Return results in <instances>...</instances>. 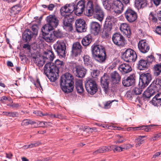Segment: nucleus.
Returning <instances> with one entry per match:
<instances>
[{
  "instance_id": "f257e3e1",
  "label": "nucleus",
  "mask_w": 161,
  "mask_h": 161,
  "mask_svg": "<svg viewBox=\"0 0 161 161\" xmlns=\"http://www.w3.org/2000/svg\"><path fill=\"white\" fill-rule=\"evenodd\" d=\"M97 1L90 0L87 2L86 14L88 16L93 15L94 18L101 22L104 17V13Z\"/></svg>"
},
{
  "instance_id": "f03ea898",
  "label": "nucleus",
  "mask_w": 161,
  "mask_h": 161,
  "mask_svg": "<svg viewBox=\"0 0 161 161\" xmlns=\"http://www.w3.org/2000/svg\"><path fill=\"white\" fill-rule=\"evenodd\" d=\"M74 77L69 73L62 75L60 80V86L65 93L71 92L74 89Z\"/></svg>"
},
{
  "instance_id": "7ed1b4c3",
  "label": "nucleus",
  "mask_w": 161,
  "mask_h": 161,
  "mask_svg": "<svg viewBox=\"0 0 161 161\" xmlns=\"http://www.w3.org/2000/svg\"><path fill=\"white\" fill-rule=\"evenodd\" d=\"M92 56L99 63L104 62L106 59V53L104 47L100 45H93L92 47Z\"/></svg>"
},
{
  "instance_id": "20e7f679",
  "label": "nucleus",
  "mask_w": 161,
  "mask_h": 161,
  "mask_svg": "<svg viewBox=\"0 0 161 161\" xmlns=\"http://www.w3.org/2000/svg\"><path fill=\"white\" fill-rule=\"evenodd\" d=\"M44 72L51 81H54L58 76L59 71L53 63H47L44 67Z\"/></svg>"
},
{
  "instance_id": "39448f33",
  "label": "nucleus",
  "mask_w": 161,
  "mask_h": 161,
  "mask_svg": "<svg viewBox=\"0 0 161 161\" xmlns=\"http://www.w3.org/2000/svg\"><path fill=\"white\" fill-rule=\"evenodd\" d=\"M44 54L45 55V56L43 57L39 56L35 57H33V61L37 65L40 67H42L44 64L45 62V59H49V60L52 61L53 60L54 56L53 52L50 50L44 52Z\"/></svg>"
},
{
  "instance_id": "423d86ee",
  "label": "nucleus",
  "mask_w": 161,
  "mask_h": 161,
  "mask_svg": "<svg viewBox=\"0 0 161 161\" xmlns=\"http://www.w3.org/2000/svg\"><path fill=\"white\" fill-rule=\"evenodd\" d=\"M46 20L47 23L42 28L46 30H53L58 24V20L55 15H49L47 17Z\"/></svg>"
},
{
  "instance_id": "0eeeda50",
  "label": "nucleus",
  "mask_w": 161,
  "mask_h": 161,
  "mask_svg": "<svg viewBox=\"0 0 161 161\" xmlns=\"http://www.w3.org/2000/svg\"><path fill=\"white\" fill-rule=\"evenodd\" d=\"M158 84L154 83L153 81L143 93V97L144 98H149L151 96L158 92L159 89Z\"/></svg>"
},
{
  "instance_id": "6e6552de",
  "label": "nucleus",
  "mask_w": 161,
  "mask_h": 161,
  "mask_svg": "<svg viewBox=\"0 0 161 161\" xmlns=\"http://www.w3.org/2000/svg\"><path fill=\"white\" fill-rule=\"evenodd\" d=\"M85 86L88 93L91 95L94 94L97 91V86L94 80L87 79L85 82Z\"/></svg>"
},
{
  "instance_id": "1a4fd4ad",
  "label": "nucleus",
  "mask_w": 161,
  "mask_h": 161,
  "mask_svg": "<svg viewBox=\"0 0 161 161\" xmlns=\"http://www.w3.org/2000/svg\"><path fill=\"white\" fill-rule=\"evenodd\" d=\"M54 48L59 56L64 57L65 55L66 46L64 40H58L54 45Z\"/></svg>"
},
{
  "instance_id": "9d476101",
  "label": "nucleus",
  "mask_w": 161,
  "mask_h": 161,
  "mask_svg": "<svg viewBox=\"0 0 161 161\" xmlns=\"http://www.w3.org/2000/svg\"><path fill=\"white\" fill-rule=\"evenodd\" d=\"M123 56L124 60L127 62H135L137 57L136 52L130 48L127 49Z\"/></svg>"
},
{
  "instance_id": "9b49d317",
  "label": "nucleus",
  "mask_w": 161,
  "mask_h": 161,
  "mask_svg": "<svg viewBox=\"0 0 161 161\" xmlns=\"http://www.w3.org/2000/svg\"><path fill=\"white\" fill-rule=\"evenodd\" d=\"M74 10L75 7L74 3L66 4L61 8L60 9L61 14L64 17L73 15V12Z\"/></svg>"
},
{
  "instance_id": "f8f14e48",
  "label": "nucleus",
  "mask_w": 161,
  "mask_h": 161,
  "mask_svg": "<svg viewBox=\"0 0 161 161\" xmlns=\"http://www.w3.org/2000/svg\"><path fill=\"white\" fill-rule=\"evenodd\" d=\"M151 75L148 73L142 74L140 75L139 86L142 88L147 86L152 80Z\"/></svg>"
},
{
  "instance_id": "ddd939ff",
  "label": "nucleus",
  "mask_w": 161,
  "mask_h": 161,
  "mask_svg": "<svg viewBox=\"0 0 161 161\" xmlns=\"http://www.w3.org/2000/svg\"><path fill=\"white\" fill-rule=\"evenodd\" d=\"M126 19L129 23H133L137 19V15L136 12L130 8H128L124 13Z\"/></svg>"
},
{
  "instance_id": "4468645a",
  "label": "nucleus",
  "mask_w": 161,
  "mask_h": 161,
  "mask_svg": "<svg viewBox=\"0 0 161 161\" xmlns=\"http://www.w3.org/2000/svg\"><path fill=\"white\" fill-rule=\"evenodd\" d=\"M112 9L117 14H121L126 5H124L120 0H115L113 3Z\"/></svg>"
},
{
  "instance_id": "2eb2a0df",
  "label": "nucleus",
  "mask_w": 161,
  "mask_h": 161,
  "mask_svg": "<svg viewBox=\"0 0 161 161\" xmlns=\"http://www.w3.org/2000/svg\"><path fill=\"white\" fill-rule=\"evenodd\" d=\"M112 41L116 45L123 47L125 45V40L123 36L119 33L114 34L112 37Z\"/></svg>"
},
{
  "instance_id": "dca6fc26",
  "label": "nucleus",
  "mask_w": 161,
  "mask_h": 161,
  "mask_svg": "<svg viewBox=\"0 0 161 161\" xmlns=\"http://www.w3.org/2000/svg\"><path fill=\"white\" fill-rule=\"evenodd\" d=\"M52 30L42 28V29L43 37L47 42H52L55 40L54 35L50 32Z\"/></svg>"
},
{
  "instance_id": "f3484780",
  "label": "nucleus",
  "mask_w": 161,
  "mask_h": 161,
  "mask_svg": "<svg viewBox=\"0 0 161 161\" xmlns=\"http://www.w3.org/2000/svg\"><path fill=\"white\" fill-rule=\"evenodd\" d=\"M75 26L76 30L78 32H82L86 31V25L85 21L83 19L76 20L75 22Z\"/></svg>"
},
{
  "instance_id": "a211bd4d",
  "label": "nucleus",
  "mask_w": 161,
  "mask_h": 161,
  "mask_svg": "<svg viewBox=\"0 0 161 161\" xmlns=\"http://www.w3.org/2000/svg\"><path fill=\"white\" fill-rule=\"evenodd\" d=\"M135 75L133 74L129 76L125 77L122 79V83L125 86H130L134 85L135 82Z\"/></svg>"
},
{
  "instance_id": "6ab92c4d",
  "label": "nucleus",
  "mask_w": 161,
  "mask_h": 161,
  "mask_svg": "<svg viewBox=\"0 0 161 161\" xmlns=\"http://www.w3.org/2000/svg\"><path fill=\"white\" fill-rule=\"evenodd\" d=\"M138 46L140 51L143 53L147 52L150 49V47L146 40H142L138 43Z\"/></svg>"
},
{
  "instance_id": "aec40b11",
  "label": "nucleus",
  "mask_w": 161,
  "mask_h": 161,
  "mask_svg": "<svg viewBox=\"0 0 161 161\" xmlns=\"http://www.w3.org/2000/svg\"><path fill=\"white\" fill-rule=\"evenodd\" d=\"M82 52V46L80 43L77 42L73 44L72 54L73 56L77 57L80 55Z\"/></svg>"
},
{
  "instance_id": "412c9836",
  "label": "nucleus",
  "mask_w": 161,
  "mask_h": 161,
  "mask_svg": "<svg viewBox=\"0 0 161 161\" xmlns=\"http://www.w3.org/2000/svg\"><path fill=\"white\" fill-rule=\"evenodd\" d=\"M75 13V14L79 15L82 14L84 9L85 7V2L83 0L79 1L77 3L76 7L74 4Z\"/></svg>"
},
{
  "instance_id": "4be33fe9",
  "label": "nucleus",
  "mask_w": 161,
  "mask_h": 161,
  "mask_svg": "<svg viewBox=\"0 0 161 161\" xmlns=\"http://www.w3.org/2000/svg\"><path fill=\"white\" fill-rule=\"evenodd\" d=\"M120 29L127 38H129L130 37L131 34L130 28L127 24H121L120 26Z\"/></svg>"
},
{
  "instance_id": "5701e85b",
  "label": "nucleus",
  "mask_w": 161,
  "mask_h": 161,
  "mask_svg": "<svg viewBox=\"0 0 161 161\" xmlns=\"http://www.w3.org/2000/svg\"><path fill=\"white\" fill-rule=\"evenodd\" d=\"M118 69L123 74L130 72L132 69L131 67L129 64L126 63L120 64L119 66Z\"/></svg>"
},
{
  "instance_id": "b1692460",
  "label": "nucleus",
  "mask_w": 161,
  "mask_h": 161,
  "mask_svg": "<svg viewBox=\"0 0 161 161\" xmlns=\"http://www.w3.org/2000/svg\"><path fill=\"white\" fill-rule=\"evenodd\" d=\"M101 86L106 93H108L109 90V80L106 76H103L101 79Z\"/></svg>"
},
{
  "instance_id": "393cba45",
  "label": "nucleus",
  "mask_w": 161,
  "mask_h": 161,
  "mask_svg": "<svg viewBox=\"0 0 161 161\" xmlns=\"http://www.w3.org/2000/svg\"><path fill=\"white\" fill-rule=\"evenodd\" d=\"M90 28L91 31L94 35H97L101 29V25L98 23L96 22H92L90 25Z\"/></svg>"
},
{
  "instance_id": "a878e982",
  "label": "nucleus",
  "mask_w": 161,
  "mask_h": 161,
  "mask_svg": "<svg viewBox=\"0 0 161 161\" xmlns=\"http://www.w3.org/2000/svg\"><path fill=\"white\" fill-rule=\"evenodd\" d=\"M86 71V69L84 67L80 66L74 74L76 76L82 78L85 77Z\"/></svg>"
},
{
  "instance_id": "bb28decb",
  "label": "nucleus",
  "mask_w": 161,
  "mask_h": 161,
  "mask_svg": "<svg viewBox=\"0 0 161 161\" xmlns=\"http://www.w3.org/2000/svg\"><path fill=\"white\" fill-rule=\"evenodd\" d=\"M75 87L77 93L82 94L84 90L83 86V82L81 80H77L75 82Z\"/></svg>"
},
{
  "instance_id": "cd10ccee",
  "label": "nucleus",
  "mask_w": 161,
  "mask_h": 161,
  "mask_svg": "<svg viewBox=\"0 0 161 161\" xmlns=\"http://www.w3.org/2000/svg\"><path fill=\"white\" fill-rule=\"evenodd\" d=\"M152 100V103L154 105L161 106V93H157Z\"/></svg>"
},
{
  "instance_id": "c85d7f7f",
  "label": "nucleus",
  "mask_w": 161,
  "mask_h": 161,
  "mask_svg": "<svg viewBox=\"0 0 161 161\" xmlns=\"http://www.w3.org/2000/svg\"><path fill=\"white\" fill-rule=\"evenodd\" d=\"M111 77L112 81L114 84L118 83L120 80L121 76L119 73L116 71L111 73Z\"/></svg>"
},
{
  "instance_id": "c756f323",
  "label": "nucleus",
  "mask_w": 161,
  "mask_h": 161,
  "mask_svg": "<svg viewBox=\"0 0 161 161\" xmlns=\"http://www.w3.org/2000/svg\"><path fill=\"white\" fill-rule=\"evenodd\" d=\"M149 66V64L145 59H142L138 62V68L140 70H145Z\"/></svg>"
},
{
  "instance_id": "7c9ffc66",
  "label": "nucleus",
  "mask_w": 161,
  "mask_h": 161,
  "mask_svg": "<svg viewBox=\"0 0 161 161\" xmlns=\"http://www.w3.org/2000/svg\"><path fill=\"white\" fill-rule=\"evenodd\" d=\"M111 150V147L102 146L99 147L96 151L93 153L94 155H97L99 153L109 152Z\"/></svg>"
},
{
  "instance_id": "2f4dec72",
  "label": "nucleus",
  "mask_w": 161,
  "mask_h": 161,
  "mask_svg": "<svg viewBox=\"0 0 161 161\" xmlns=\"http://www.w3.org/2000/svg\"><path fill=\"white\" fill-rule=\"evenodd\" d=\"M32 32L29 29L26 30L23 34L22 36L23 40L26 42L29 41L33 36Z\"/></svg>"
},
{
  "instance_id": "473e14b6",
  "label": "nucleus",
  "mask_w": 161,
  "mask_h": 161,
  "mask_svg": "<svg viewBox=\"0 0 161 161\" xmlns=\"http://www.w3.org/2000/svg\"><path fill=\"white\" fill-rule=\"evenodd\" d=\"M73 19V15L64 17L63 20L64 25L65 26L71 27Z\"/></svg>"
},
{
  "instance_id": "72a5a7b5",
  "label": "nucleus",
  "mask_w": 161,
  "mask_h": 161,
  "mask_svg": "<svg viewBox=\"0 0 161 161\" xmlns=\"http://www.w3.org/2000/svg\"><path fill=\"white\" fill-rule=\"evenodd\" d=\"M83 61L85 65L88 67H92V62L91 58L88 55H85L83 57Z\"/></svg>"
},
{
  "instance_id": "f704fd0d",
  "label": "nucleus",
  "mask_w": 161,
  "mask_h": 161,
  "mask_svg": "<svg viewBox=\"0 0 161 161\" xmlns=\"http://www.w3.org/2000/svg\"><path fill=\"white\" fill-rule=\"evenodd\" d=\"M92 41L91 35H88L85 36L82 40V43L84 46H87L91 43Z\"/></svg>"
},
{
  "instance_id": "c9c22d12",
  "label": "nucleus",
  "mask_w": 161,
  "mask_h": 161,
  "mask_svg": "<svg viewBox=\"0 0 161 161\" xmlns=\"http://www.w3.org/2000/svg\"><path fill=\"white\" fill-rule=\"evenodd\" d=\"M147 0H135V5L137 7L143 8L147 5Z\"/></svg>"
},
{
  "instance_id": "e433bc0d",
  "label": "nucleus",
  "mask_w": 161,
  "mask_h": 161,
  "mask_svg": "<svg viewBox=\"0 0 161 161\" xmlns=\"http://www.w3.org/2000/svg\"><path fill=\"white\" fill-rule=\"evenodd\" d=\"M154 75L158 76L161 73V64H158L154 65L153 67Z\"/></svg>"
},
{
  "instance_id": "4c0bfd02",
  "label": "nucleus",
  "mask_w": 161,
  "mask_h": 161,
  "mask_svg": "<svg viewBox=\"0 0 161 161\" xmlns=\"http://www.w3.org/2000/svg\"><path fill=\"white\" fill-rule=\"evenodd\" d=\"M115 20V18L114 16L112 15H109L107 16L104 25L109 26H112V24L114 23Z\"/></svg>"
},
{
  "instance_id": "58836bf2",
  "label": "nucleus",
  "mask_w": 161,
  "mask_h": 161,
  "mask_svg": "<svg viewBox=\"0 0 161 161\" xmlns=\"http://www.w3.org/2000/svg\"><path fill=\"white\" fill-rule=\"evenodd\" d=\"M69 68L72 71L73 73L78 69L80 65L76 62H71L69 64Z\"/></svg>"
},
{
  "instance_id": "ea45409f",
  "label": "nucleus",
  "mask_w": 161,
  "mask_h": 161,
  "mask_svg": "<svg viewBox=\"0 0 161 161\" xmlns=\"http://www.w3.org/2000/svg\"><path fill=\"white\" fill-rule=\"evenodd\" d=\"M112 0H104L103 4L105 9L109 10L112 8V6L113 5Z\"/></svg>"
},
{
  "instance_id": "a19ab883",
  "label": "nucleus",
  "mask_w": 161,
  "mask_h": 161,
  "mask_svg": "<svg viewBox=\"0 0 161 161\" xmlns=\"http://www.w3.org/2000/svg\"><path fill=\"white\" fill-rule=\"evenodd\" d=\"M112 29V26L108 25H104V26L103 33L106 37L109 36L111 34V31Z\"/></svg>"
},
{
  "instance_id": "79ce46f5",
  "label": "nucleus",
  "mask_w": 161,
  "mask_h": 161,
  "mask_svg": "<svg viewBox=\"0 0 161 161\" xmlns=\"http://www.w3.org/2000/svg\"><path fill=\"white\" fill-rule=\"evenodd\" d=\"M41 144V142L40 141H35L31 143L30 145H29L27 146L25 145L24 146V147L26 148V147H27L26 148L27 149L29 148H31L33 147H37Z\"/></svg>"
},
{
  "instance_id": "37998d69",
  "label": "nucleus",
  "mask_w": 161,
  "mask_h": 161,
  "mask_svg": "<svg viewBox=\"0 0 161 161\" xmlns=\"http://www.w3.org/2000/svg\"><path fill=\"white\" fill-rule=\"evenodd\" d=\"M138 88V87H135L133 88L132 91V94H135L136 95H138L140 94L142 92V88Z\"/></svg>"
},
{
  "instance_id": "c03bdc74",
  "label": "nucleus",
  "mask_w": 161,
  "mask_h": 161,
  "mask_svg": "<svg viewBox=\"0 0 161 161\" xmlns=\"http://www.w3.org/2000/svg\"><path fill=\"white\" fill-rule=\"evenodd\" d=\"M116 137L117 140L114 142L116 144L122 143L126 141L125 139L119 135H116Z\"/></svg>"
},
{
  "instance_id": "a18cd8bd",
  "label": "nucleus",
  "mask_w": 161,
  "mask_h": 161,
  "mask_svg": "<svg viewBox=\"0 0 161 161\" xmlns=\"http://www.w3.org/2000/svg\"><path fill=\"white\" fill-rule=\"evenodd\" d=\"M81 129L84 131H85L91 132H92L93 131L96 132L97 131V128L95 127L90 128L86 126L82 127Z\"/></svg>"
},
{
  "instance_id": "49530a36",
  "label": "nucleus",
  "mask_w": 161,
  "mask_h": 161,
  "mask_svg": "<svg viewBox=\"0 0 161 161\" xmlns=\"http://www.w3.org/2000/svg\"><path fill=\"white\" fill-rule=\"evenodd\" d=\"M35 122L31 120L28 119H24L22 122L21 124L22 125H27L29 124H34Z\"/></svg>"
},
{
  "instance_id": "de8ad7c7",
  "label": "nucleus",
  "mask_w": 161,
  "mask_h": 161,
  "mask_svg": "<svg viewBox=\"0 0 161 161\" xmlns=\"http://www.w3.org/2000/svg\"><path fill=\"white\" fill-rule=\"evenodd\" d=\"M109 147H111V150H113L114 152L116 151L120 152L123 151V148L120 146H117L116 145H112Z\"/></svg>"
},
{
  "instance_id": "09e8293b",
  "label": "nucleus",
  "mask_w": 161,
  "mask_h": 161,
  "mask_svg": "<svg viewBox=\"0 0 161 161\" xmlns=\"http://www.w3.org/2000/svg\"><path fill=\"white\" fill-rule=\"evenodd\" d=\"M149 19L150 20L154 23L157 22L158 20L156 15L153 14L152 12L149 14Z\"/></svg>"
},
{
  "instance_id": "8fccbe9b",
  "label": "nucleus",
  "mask_w": 161,
  "mask_h": 161,
  "mask_svg": "<svg viewBox=\"0 0 161 161\" xmlns=\"http://www.w3.org/2000/svg\"><path fill=\"white\" fill-rule=\"evenodd\" d=\"M63 64L64 63L63 61H61L58 59H57L55 61L54 66H55L56 67L57 69L58 68L59 70V68L63 65Z\"/></svg>"
},
{
  "instance_id": "3c124183",
  "label": "nucleus",
  "mask_w": 161,
  "mask_h": 161,
  "mask_svg": "<svg viewBox=\"0 0 161 161\" xmlns=\"http://www.w3.org/2000/svg\"><path fill=\"white\" fill-rule=\"evenodd\" d=\"M20 9L19 5H16L13 7L11 8V11L14 14H17Z\"/></svg>"
},
{
  "instance_id": "603ef678",
  "label": "nucleus",
  "mask_w": 161,
  "mask_h": 161,
  "mask_svg": "<svg viewBox=\"0 0 161 161\" xmlns=\"http://www.w3.org/2000/svg\"><path fill=\"white\" fill-rule=\"evenodd\" d=\"M145 59L147 61L148 63L149 64V65L150 64L152 63V62L155 61V59L154 56L152 55H150L148 56L147 58Z\"/></svg>"
},
{
  "instance_id": "864d4df0",
  "label": "nucleus",
  "mask_w": 161,
  "mask_h": 161,
  "mask_svg": "<svg viewBox=\"0 0 161 161\" xmlns=\"http://www.w3.org/2000/svg\"><path fill=\"white\" fill-rule=\"evenodd\" d=\"M31 29L33 32V34L37 35L38 33V26L37 25H34L31 27Z\"/></svg>"
},
{
  "instance_id": "5fc2aeb1",
  "label": "nucleus",
  "mask_w": 161,
  "mask_h": 161,
  "mask_svg": "<svg viewBox=\"0 0 161 161\" xmlns=\"http://www.w3.org/2000/svg\"><path fill=\"white\" fill-rule=\"evenodd\" d=\"M52 33L54 35L55 39L56 37L60 38L62 36V33L58 30L55 31Z\"/></svg>"
},
{
  "instance_id": "6e6d98bb",
  "label": "nucleus",
  "mask_w": 161,
  "mask_h": 161,
  "mask_svg": "<svg viewBox=\"0 0 161 161\" xmlns=\"http://www.w3.org/2000/svg\"><path fill=\"white\" fill-rule=\"evenodd\" d=\"M7 105L8 106L12 107L14 109L19 108L21 107V105L18 103H12V104L10 105L8 104Z\"/></svg>"
},
{
  "instance_id": "4d7b16f0",
  "label": "nucleus",
  "mask_w": 161,
  "mask_h": 161,
  "mask_svg": "<svg viewBox=\"0 0 161 161\" xmlns=\"http://www.w3.org/2000/svg\"><path fill=\"white\" fill-rule=\"evenodd\" d=\"M48 123H49V122L39 121L37 123V124L38 125L39 127H45L47 126Z\"/></svg>"
},
{
  "instance_id": "13d9d810",
  "label": "nucleus",
  "mask_w": 161,
  "mask_h": 161,
  "mask_svg": "<svg viewBox=\"0 0 161 161\" xmlns=\"http://www.w3.org/2000/svg\"><path fill=\"white\" fill-rule=\"evenodd\" d=\"M161 136V133H159L158 134H155L154 136L152 137L151 138V140L152 141H155L158 139Z\"/></svg>"
},
{
  "instance_id": "bf43d9fd",
  "label": "nucleus",
  "mask_w": 161,
  "mask_h": 161,
  "mask_svg": "<svg viewBox=\"0 0 161 161\" xmlns=\"http://www.w3.org/2000/svg\"><path fill=\"white\" fill-rule=\"evenodd\" d=\"M34 85L36 87L39 88L40 90L42 89V88L41 85L40 80L38 78H36V83H34Z\"/></svg>"
},
{
  "instance_id": "052dcab7",
  "label": "nucleus",
  "mask_w": 161,
  "mask_h": 161,
  "mask_svg": "<svg viewBox=\"0 0 161 161\" xmlns=\"http://www.w3.org/2000/svg\"><path fill=\"white\" fill-rule=\"evenodd\" d=\"M100 71L98 69H94L91 75L93 77L97 76L99 74Z\"/></svg>"
},
{
  "instance_id": "680f3d73",
  "label": "nucleus",
  "mask_w": 161,
  "mask_h": 161,
  "mask_svg": "<svg viewBox=\"0 0 161 161\" xmlns=\"http://www.w3.org/2000/svg\"><path fill=\"white\" fill-rule=\"evenodd\" d=\"M9 115L8 117H15L18 116L19 114L17 112H10L9 113Z\"/></svg>"
},
{
  "instance_id": "e2e57ef3",
  "label": "nucleus",
  "mask_w": 161,
  "mask_h": 161,
  "mask_svg": "<svg viewBox=\"0 0 161 161\" xmlns=\"http://www.w3.org/2000/svg\"><path fill=\"white\" fill-rule=\"evenodd\" d=\"M114 101V100H112L111 101H109L106 102V103L104 104L105 108H110L112 103Z\"/></svg>"
},
{
  "instance_id": "0e129e2a",
  "label": "nucleus",
  "mask_w": 161,
  "mask_h": 161,
  "mask_svg": "<svg viewBox=\"0 0 161 161\" xmlns=\"http://www.w3.org/2000/svg\"><path fill=\"white\" fill-rule=\"evenodd\" d=\"M140 129L144 130L146 132H149L151 130L149 126H145L144 125L140 126Z\"/></svg>"
},
{
  "instance_id": "69168bd1",
  "label": "nucleus",
  "mask_w": 161,
  "mask_h": 161,
  "mask_svg": "<svg viewBox=\"0 0 161 161\" xmlns=\"http://www.w3.org/2000/svg\"><path fill=\"white\" fill-rule=\"evenodd\" d=\"M102 127L103 128H107V129H109L112 130L113 129H114V126L111 125H103Z\"/></svg>"
},
{
  "instance_id": "338daca9",
  "label": "nucleus",
  "mask_w": 161,
  "mask_h": 161,
  "mask_svg": "<svg viewBox=\"0 0 161 161\" xmlns=\"http://www.w3.org/2000/svg\"><path fill=\"white\" fill-rule=\"evenodd\" d=\"M124 147H123V149H127L130 148L132 147H133V145H132L127 144H124Z\"/></svg>"
},
{
  "instance_id": "774afa93",
  "label": "nucleus",
  "mask_w": 161,
  "mask_h": 161,
  "mask_svg": "<svg viewBox=\"0 0 161 161\" xmlns=\"http://www.w3.org/2000/svg\"><path fill=\"white\" fill-rule=\"evenodd\" d=\"M54 7L55 5L53 4H50L48 6L47 8L49 10L52 11L53 10Z\"/></svg>"
}]
</instances>
